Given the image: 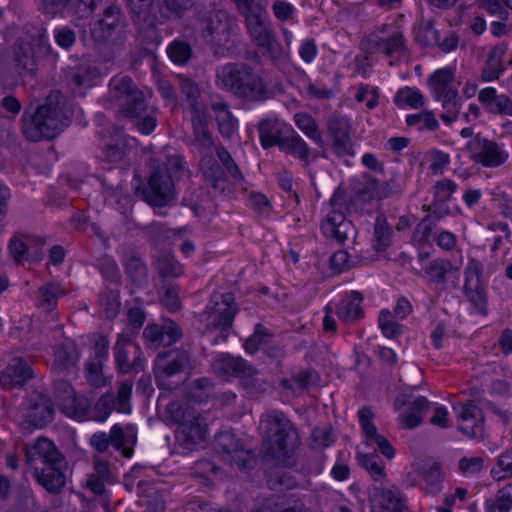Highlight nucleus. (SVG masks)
I'll return each mask as SVG.
<instances>
[{
  "label": "nucleus",
  "instance_id": "nucleus-21",
  "mask_svg": "<svg viewBox=\"0 0 512 512\" xmlns=\"http://www.w3.org/2000/svg\"><path fill=\"white\" fill-rule=\"evenodd\" d=\"M134 105L127 106L122 115L132 121L133 126L142 135H150L157 127L158 111L155 107L148 105L144 93H136Z\"/></svg>",
  "mask_w": 512,
  "mask_h": 512
},
{
  "label": "nucleus",
  "instance_id": "nucleus-13",
  "mask_svg": "<svg viewBox=\"0 0 512 512\" xmlns=\"http://www.w3.org/2000/svg\"><path fill=\"white\" fill-rule=\"evenodd\" d=\"M466 149L475 163L488 168L503 165L509 157L503 144L481 137L479 134L468 141Z\"/></svg>",
  "mask_w": 512,
  "mask_h": 512
},
{
  "label": "nucleus",
  "instance_id": "nucleus-16",
  "mask_svg": "<svg viewBox=\"0 0 512 512\" xmlns=\"http://www.w3.org/2000/svg\"><path fill=\"white\" fill-rule=\"evenodd\" d=\"M205 310L212 326L221 331H226L233 325L234 318L238 313V306L233 293H214L211 295Z\"/></svg>",
  "mask_w": 512,
  "mask_h": 512
},
{
  "label": "nucleus",
  "instance_id": "nucleus-26",
  "mask_svg": "<svg viewBox=\"0 0 512 512\" xmlns=\"http://www.w3.org/2000/svg\"><path fill=\"white\" fill-rule=\"evenodd\" d=\"M259 141L263 149L280 148L293 127L277 117L262 119L257 125Z\"/></svg>",
  "mask_w": 512,
  "mask_h": 512
},
{
  "label": "nucleus",
  "instance_id": "nucleus-9",
  "mask_svg": "<svg viewBox=\"0 0 512 512\" xmlns=\"http://www.w3.org/2000/svg\"><path fill=\"white\" fill-rule=\"evenodd\" d=\"M361 46L368 54L383 53L391 57L406 50V38L400 26L386 23L369 33L361 41Z\"/></svg>",
  "mask_w": 512,
  "mask_h": 512
},
{
  "label": "nucleus",
  "instance_id": "nucleus-19",
  "mask_svg": "<svg viewBox=\"0 0 512 512\" xmlns=\"http://www.w3.org/2000/svg\"><path fill=\"white\" fill-rule=\"evenodd\" d=\"M54 416V409L48 397L39 393H31L25 403L22 417L19 425L22 429L42 428Z\"/></svg>",
  "mask_w": 512,
  "mask_h": 512
},
{
  "label": "nucleus",
  "instance_id": "nucleus-4",
  "mask_svg": "<svg viewBox=\"0 0 512 512\" xmlns=\"http://www.w3.org/2000/svg\"><path fill=\"white\" fill-rule=\"evenodd\" d=\"M219 88L248 102H264L269 98V89L264 78L249 64L226 63L216 71Z\"/></svg>",
  "mask_w": 512,
  "mask_h": 512
},
{
  "label": "nucleus",
  "instance_id": "nucleus-57",
  "mask_svg": "<svg viewBox=\"0 0 512 512\" xmlns=\"http://www.w3.org/2000/svg\"><path fill=\"white\" fill-rule=\"evenodd\" d=\"M298 482L295 476L289 471L278 469L270 473L267 479V485L271 490L284 491L291 490L297 486Z\"/></svg>",
  "mask_w": 512,
  "mask_h": 512
},
{
  "label": "nucleus",
  "instance_id": "nucleus-56",
  "mask_svg": "<svg viewBox=\"0 0 512 512\" xmlns=\"http://www.w3.org/2000/svg\"><path fill=\"white\" fill-rule=\"evenodd\" d=\"M406 124L409 127H415L418 131H436L439 128L438 120L429 110L407 115Z\"/></svg>",
  "mask_w": 512,
  "mask_h": 512
},
{
  "label": "nucleus",
  "instance_id": "nucleus-64",
  "mask_svg": "<svg viewBox=\"0 0 512 512\" xmlns=\"http://www.w3.org/2000/svg\"><path fill=\"white\" fill-rule=\"evenodd\" d=\"M491 475L496 480L512 476V447L498 456L496 465L491 469Z\"/></svg>",
  "mask_w": 512,
  "mask_h": 512
},
{
  "label": "nucleus",
  "instance_id": "nucleus-39",
  "mask_svg": "<svg viewBox=\"0 0 512 512\" xmlns=\"http://www.w3.org/2000/svg\"><path fill=\"white\" fill-rule=\"evenodd\" d=\"M211 110L215 115L220 134L222 137L230 139L238 128V120L231 112L230 105L223 100L213 101Z\"/></svg>",
  "mask_w": 512,
  "mask_h": 512
},
{
  "label": "nucleus",
  "instance_id": "nucleus-59",
  "mask_svg": "<svg viewBox=\"0 0 512 512\" xmlns=\"http://www.w3.org/2000/svg\"><path fill=\"white\" fill-rule=\"evenodd\" d=\"M455 75L451 68L445 67L436 70L428 79L432 94L443 93L451 88Z\"/></svg>",
  "mask_w": 512,
  "mask_h": 512
},
{
  "label": "nucleus",
  "instance_id": "nucleus-58",
  "mask_svg": "<svg viewBox=\"0 0 512 512\" xmlns=\"http://www.w3.org/2000/svg\"><path fill=\"white\" fill-rule=\"evenodd\" d=\"M294 123L309 139L316 143L322 141V134L314 118L307 113H296Z\"/></svg>",
  "mask_w": 512,
  "mask_h": 512
},
{
  "label": "nucleus",
  "instance_id": "nucleus-12",
  "mask_svg": "<svg viewBox=\"0 0 512 512\" xmlns=\"http://www.w3.org/2000/svg\"><path fill=\"white\" fill-rule=\"evenodd\" d=\"M124 22L121 10L116 5L107 7L101 19L98 20V53L101 46H109V54L105 56L106 62L113 59L115 53L113 47L123 41Z\"/></svg>",
  "mask_w": 512,
  "mask_h": 512
},
{
  "label": "nucleus",
  "instance_id": "nucleus-18",
  "mask_svg": "<svg viewBox=\"0 0 512 512\" xmlns=\"http://www.w3.org/2000/svg\"><path fill=\"white\" fill-rule=\"evenodd\" d=\"M54 397L59 409L68 417L74 419L88 418L90 404L83 397H76L73 387L65 380H59L54 385Z\"/></svg>",
  "mask_w": 512,
  "mask_h": 512
},
{
  "label": "nucleus",
  "instance_id": "nucleus-41",
  "mask_svg": "<svg viewBox=\"0 0 512 512\" xmlns=\"http://www.w3.org/2000/svg\"><path fill=\"white\" fill-rule=\"evenodd\" d=\"M78 358L75 343L65 339L55 347L52 368L60 373L70 372L75 367Z\"/></svg>",
  "mask_w": 512,
  "mask_h": 512
},
{
  "label": "nucleus",
  "instance_id": "nucleus-7",
  "mask_svg": "<svg viewBox=\"0 0 512 512\" xmlns=\"http://www.w3.org/2000/svg\"><path fill=\"white\" fill-rule=\"evenodd\" d=\"M169 412L178 423L176 439L182 447L193 450L206 440L208 427L198 410L189 405H172Z\"/></svg>",
  "mask_w": 512,
  "mask_h": 512
},
{
  "label": "nucleus",
  "instance_id": "nucleus-50",
  "mask_svg": "<svg viewBox=\"0 0 512 512\" xmlns=\"http://www.w3.org/2000/svg\"><path fill=\"white\" fill-rule=\"evenodd\" d=\"M235 5L244 18L245 26L269 16L266 8L259 0H242Z\"/></svg>",
  "mask_w": 512,
  "mask_h": 512
},
{
  "label": "nucleus",
  "instance_id": "nucleus-11",
  "mask_svg": "<svg viewBox=\"0 0 512 512\" xmlns=\"http://www.w3.org/2000/svg\"><path fill=\"white\" fill-rule=\"evenodd\" d=\"M136 195L153 207L169 205L176 197L172 176L161 168L153 170L147 184L136 188Z\"/></svg>",
  "mask_w": 512,
  "mask_h": 512
},
{
  "label": "nucleus",
  "instance_id": "nucleus-24",
  "mask_svg": "<svg viewBox=\"0 0 512 512\" xmlns=\"http://www.w3.org/2000/svg\"><path fill=\"white\" fill-rule=\"evenodd\" d=\"M453 409L457 415L458 428L461 433L469 438L483 439L485 430L481 409L472 402L457 403Z\"/></svg>",
  "mask_w": 512,
  "mask_h": 512
},
{
  "label": "nucleus",
  "instance_id": "nucleus-38",
  "mask_svg": "<svg viewBox=\"0 0 512 512\" xmlns=\"http://www.w3.org/2000/svg\"><path fill=\"white\" fill-rule=\"evenodd\" d=\"M452 262L444 258L431 260L424 267V274L430 284L435 285V289L441 293L447 288L448 274L452 272Z\"/></svg>",
  "mask_w": 512,
  "mask_h": 512
},
{
  "label": "nucleus",
  "instance_id": "nucleus-6",
  "mask_svg": "<svg viewBox=\"0 0 512 512\" xmlns=\"http://www.w3.org/2000/svg\"><path fill=\"white\" fill-rule=\"evenodd\" d=\"M191 369V357L186 350L175 348L160 352L153 367L156 386L161 390H177L186 382Z\"/></svg>",
  "mask_w": 512,
  "mask_h": 512
},
{
  "label": "nucleus",
  "instance_id": "nucleus-63",
  "mask_svg": "<svg viewBox=\"0 0 512 512\" xmlns=\"http://www.w3.org/2000/svg\"><path fill=\"white\" fill-rule=\"evenodd\" d=\"M157 269L160 276L163 278H176L183 274V266L171 254L159 256Z\"/></svg>",
  "mask_w": 512,
  "mask_h": 512
},
{
  "label": "nucleus",
  "instance_id": "nucleus-25",
  "mask_svg": "<svg viewBox=\"0 0 512 512\" xmlns=\"http://www.w3.org/2000/svg\"><path fill=\"white\" fill-rule=\"evenodd\" d=\"M212 369L215 374L225 380L231 377L250 379L258 373L257 369L247 360L228 353L217 356L212 362Z\"/></svg>",
  "mask_w": 512,
  "mask_h": 512
},
{
  "label": "nucleus",
  "instance_id": "nucleus-1",
  "mask_svg": "<svg viewBox=\"0 0 512 512\" xmlns=\"http://www.w3.org/2000/svg\"><path fill=\"white\" fill-rule=\"evenodd\" d=\"M376 187L377 178L369 173H363L361 180L353 185L352 196L349 199L346 192L338 187L328 202L331 210L320 223L322 234L338 244H344L355 234V227L346 218L345 213L362 211V204L373 199L378 200Z\"/></svg>",
  "mask_w": 512,
  "mask_h": 512
},
{
  "label": "nucleus",
  "instance_id": "nucleus-32",
  "mask_svg": "<svg viewBox=\"0 0 512 512\" xmlns=\"http://www.w3.org/2000/svg\"><path fill=\"white\" fill-rule=\"evenodd\" d=\"M97 439L98 452L106 451L110 445L116 450H121L126 443L135 444L136 429L130 425L127 427V430L124 431L119 424H115L108 434L105 432L98 433Z\"/></svg>",
  "mask_w": 512,
  "mask_h": 512
},
{
  "label": "nucleus",
  "instance_id": "nucleus-17",
  "mask_svg": "<svg viewBox=\"0 0 512 512\" xmlns=\"http://www.w3.org/2000/svg\"><path fill=\"white\" fill-rule=\"evenodd\" d=\"M372 510L378 512H409L406 496L396 485H373L368 492Z\"/></svg>",
  "mask_w": 512,
  "mask_h": 512
},
{
  "label": "nucleus",
  "instance_id": "nucleus-23",
  "mask_svg": "<svg viewBox=\"0 0 512 512\" xmlns=\"http://www.w3.org/2000/svg\"><path fill=\"white\" fill-rule=\"evenodd\" d=\"M132 387L131 382L125 381L120 384L116 395L107 392L98 398V422H105L114 411L131 413Z\"/></svg>",
  "mask_w": 512,
  "mask_h": 512
},
{
  "label": "nucleus",
  "instance_id": "nucleus-3",
  "mask_svg": "<svg viewBox=\"0 0 512 512\" xmlns=\"http://www.w3.org/2000/svg\"><path fill=\"white\" fill-rule=\"evenodd\" d=\"M26 464L33 471L36 481L49 492H59L66 483L64 468L66 462L55 444L45 437H39L26 445Z\"/></svg>",
  "mask_w": 512,
  "mask_h": 512
},
{
  "label": "nucleus",
  "instance_id": "nucleus-40",
  "mask_svg": "<svg viewBox=\"0 0 512 512\" xmlns=\"http://www.w3.org/2000/svg\"><path fill=\"white\" fill-rule=\"evenodd\" d=\"M195 143L201 157L212 155L214 141L208 129L206 113L190 117Z\"/></svg>",
  "mask_w": 512,
  "mask_h": 512
},
{
  "label": "nucleus",
  "instance_id": "nucleus-51",
  "mask_svg": "<svg viewBox=\"0 0 512 512\" xmlns=\"http://www.w3.org/2000/svg\"><path fill=\"white\" fill-rule=\"evenodd\" d=\"M485 512H508L512 509V485H506L498 490L494 497L487 499L484 504Z\"/></svg>",
  "mask_w": 512,
  "mask_h": 512
},
{
  "label": "nucleus",
  "instance_id": "nucleus-34",
  "mask_svg": "<svg viewBox=\"0 0 512 512\" xmlns=\"http://www.w3.org/2000/svg\"><path fill=\"white\" fill-rule=\"evenodd\" d=\"M507 44L499 43L492 47L482 67L479 81L492 82L498 80L505 72L503 58L507 52Z\"/></svg>",
  "mask_w": 512,
  "mask_h": 512
},
{
  "label": "nucleus",
  "instance_id": "nucleus-37",
  "mask_svg": "<svg viewBox=\"0 0 512 512\" xmlns=\"http://www.w3.org/2000/svg\"><path fill=\"white\" fill-rule=\"evenodd\" d=\"M200 167L204 178L214 190L221 193L226 191L229 186L228 174L212 155L201 157Z\"/></svg>",
  "mask_w": 512,
  "mask_h": 512
},
{
  "label": "nucleus",
  "instance_id": "nucleus-53",
  "mask_svg": "<svg viewBox=\"0 0 512 512\" xmlns=\"http://www.w3.org/2000/svg\"><path fill=\"white\" fill-rule=\"evenodd\" d=\"M252 512H303V504L284 506L279 496L271 495L258 502Z\"/></svg>",
  "mask_w": 512,
  "mask_h": 512
},
{
  "label": "nucleus",
  "instance_id": "nucleus-55",
  "mask_svg": "<svg viewBox=\"0 0 512 512\" xmlns=\"http://www.w3.org/2000/svg\"><path fill=\"white\" fill-rule=\"evenodd\" d=\"M98 270L105 282L116 287L121 284L122 274L116 260L112 256H102L98 261Z\"/></svg>",
  "mask_w": 512,
  "mask_h": 512
},
{
  "label": "nucleus",
  "instance_id": "nucleus-45",
  "mask_svg": "<svg viewBox=\"0 0 512 512\" xmlns=\"http://www.w3.org/2000/svg\"><path fill=\"white\" fill-rule=\"evenodd\" d=\"M184 102L187 104V110L192 115L206 113L205 106L200 98L198 86L190 79H184L180 86Z\"/></svg>",
  "mask_w": 512,
  "mask_h": 512
},
{
  "label": "nucleus",
  "instance_id": "nucleus-14",
  "mask_svg": "<svg viewBox=\"0 0 512 512\" xmlns=\"http://www.w3.org/2000/svg\"><path fill=\"white\" fill-rule=\"evenodd\" d=\"M50 44L44 35L33 38L31 42H19L14 49L15 68L20 75L34 74L38 67V59L50 52Z\"/></svg>",
  "mask_w": 512,
  "mask_h": 512
},
{
  "label": "nucleus",
  "instance_id": "nucleus-60",
  "mask_svg": "<svg viewBox=\"0 0 512 512\" xmlns=\"http://www.w3.org/2000/svg\"><path fill=\"white\" fill-rule=\"evenodd\" d=\"M216 155L221 162V166L226 171V173L232 178L235 183L241 182L244 180V176L239 169L237 163L232 158L230 152L226 149V147L219 145L215 147Z\"/></svg>",
  "mask_w": 512,
  "mask_h": 512
},
{
  "label": "nucleus",
  "instance_id": "nucleus-31",
  "mask_svg": "<svg viewBox=\"0 0 512 512\" xmlns=\"http://www.w3.org/2000/svg\"><path fill=\"white\" fill-rule=\"evenodd\" d=\"M478 101L493 115L512 117V98L497 92L494 87H485L478 92Z\"/></svg>",
  "mask_w": 512,
  "mask_h": 512
},
{
  "label": "nucleus",
  "instance_id": "nucleus-29",
  "mask_svg": "<svg viewBox=\"0 0 512 512\" xmlns=\"http://www.w3.org/2000/svg\"><path fill=\"white\" fill-rule=\"evenodd\" d=\"M220 15L221 22L217 26L209 45L215 48V53L225 55L226 45L230 41H235V38L239 35L240 26L236 16L228 11L220 9Z\"/></svg>",
  "mask_w": 512,
  "mask_h": 512
},
{
  "label": "nucleus",
  "instance_id": "nucleus-8",
  "mask_svg": "<svg viewBox=\"0 0 512 512\" xmlns=\"http://www.w3.org/2000/svg\"><path fill=\"white\" fill-rule=\"evenodd\" d=\"M161 17L179 19L193 5L192 0H156ZM134 23L155 26L157 16L152 0H126Z\"/></svg>",
  "mask_w": 512,
  "mask_h": 512
},
{
  "label": "nucleus",
  "instance_id": "nucleus-15",
  "mask_svg": "<svg viewBox=\"0 0 512 512\" xmlns=\"http://www.w3.org/2000/svg\"><path fill=\"white\" fill-rule=\"evenodd\" d=\"M114 362L121 374L139 373L144 370L146 359L140 346L123 333L118 335L114 345Z\"/></svg>",
  "mask_w": 512,
  "mask_h": 512
},
{
  "label": "nucleus",
  "instance_id": "nucleus-52",
  "mask_svg": "<svg viewBox=\"0 0 512 512\" xmlns=\"http://www.w3.org/2000/svg\"><path fill=\"white\" fill-rule=\"evenodd\" d=\"M169 59L179 66H183L188 63L193 55L191 45L184 40L174 39L166 49Z\"/></svg>",
  "mask_w": 512,
  "mask_h": 512
},
{
  "label": "nucleus",
  "instance_id": "nucleus-46",
  "mask_svg": "<svg viewBox=\"0 0 512 512\" xmlns=\"http://www.w3.org/2000/svg\"><path fill=\"white\" fill-rule=\"evenodd\" d=\"M393 231L385 215H377L374 223L373 248L376 252L386 251L392 243Z\"/></svg>",
  "mask_w": 512,
  "mask_h": 512
},
{
  "label": "nucleus",
  "instance_id": "nucleus-43",
  "mask_svg": "<svg viewBox=\"0 0 512 512\" xmlns=\"http://www.w3.org/2000/svg\"><path fill=\"white\" fill-rule=\"evenodd\" d=\"M430 402L424 396L416 397L408 406L407 411L398 416L399 423L404 428L414 429L422 423V413L428 409Z\"/></svg>",
  "mask_w": 512,
  "mask_h": 512
},
{
  "label": "nucleus",
  "instance_id": "nucleus-48",
  "mask_svg": "<svg viewBox=\"0 0 512 512\" xmlns=\"http://www.w3.org/2000/svg\"><path fill=\"white\" fill-rule=\"evenodd\" d=\"M358 463L364 468L372 480L384 482L386 479V466L381 457L376 453H365L358 455Z\"/></svg>",
  "mask_w": 512,
  "mask_h": 512
},
{
  "label": "nucleus",
  "instance_id": "nucleus-28",
  "mask_svg": "<svg viewBox=\"0 0 512 512\" xmlns=\"http://www.w3.org/2000/svg\"><path fill=\"white\" fill-rule=\"evenodd\" d=\"M433 200L428 206V211L436 217L441 219L445 216L451 215L452 212L448 206L453 194L458 189V184L448 178L436 181L433 186Z\"/></svg>",
  "mask_w": 512,
  "mask_h": 512
},
{
  "label": "nucleus",
  "instance_id": "nucleus-33",
  "mask_svg": "<svg viewBox=\"0 0 512 512\" xmlns=\"http://www.w3.org/2000/svg\"><path fill=\"white\" fill-rule=\"evenodd\" d=\"M32 369L22 358L15 357L0 375V386L3 389L10 390L16 386L23 385L32 378Z\"/></svg>",
  "mask_w": 512,
  "mask_h": 512
},
{
  "label": "nucleus",
  "instance_id": "nucleus-30",
  "mask_svg": "<svg viewBox=\"0 0 512 512\" xmlns=\"http://www.w3.org/2000/svg\"><path fill=\"white\" fill-rule=\"evenodd\" d=\"M136 93H143V91L136 86L130 76L116 75L109 81V98L120 102L121 113L125 111L127 106L134 105Z\"/></svg>",
  "mask_w": 512,
  "mask_h": 512
},
{
  "label": "nucleus",
  "instance_id": "nucleus-5",
  "mask_svg": "<svg viewBox=\"0 0 512 512\" xmlns=\"http://www.w3.org/2000/svg\"><path fill=\"white\" fill-rule=\"evenodd\" d=\"M68 124L69 119L59 105L58 95L48 96L45 104L34 113L25 112L22 116L23 134L34 142L56 137Z\"/></svg>",
  "mask_w": 512,
  "mask_h": 512
},
{
  "label": "nucleus",
  "instance_id": "nucleus-35",
  "mask_svg": "<svg viewBox=\"0 0 512 512\" xmlns=\"http://www.w3.org/2000/svg\"><path fill=\"white\" fill-rule=\"evenodd\" d=\"M363 296L358 291H350L337 305L336 315L345 324H353L364 317Z\"/></svg>",
  "mask_w": 512,
  "mask_h": 512
},
{
  "label": "nucleus",
  "instance_id": "nucleus-47",
  "mask_svg": "<svg viewBox=\"0 0 512 512\" xmlns=\"http://www.w3.org/2000/svg\"><path fill=\"white\" fill-rule=\"evenodd\" d=\"M420 474L425 482L423 490L426 494L436 495L442 490L445 474L439 463L434 462L431 465L424 466Z\"/></svg>",
  "mask_w": 512,
  "mask_h": 512
},
{
  "label": "nucleus",
  "instance_id": "nucleus-42",
  "mask_svg": "<svg viewBox=\"0 0 512 512\" xmlns=\"http://www.w3.org/2000/svg\"><path fill=\"white\" fill-rule=\"evenodd\" d=\"M281 152L292 156L304 165L311 162V148L307 142L293 129L279 148Z\"/></svg>",
  "mask_w": 512,
  "mask_h": 512
},
{
  "label": "nucleus",
  "instance_id": "nucleus-22",
  "mask_svg": "<svg viewBox=\"0 0 512 512\" xmlns=\"http://www.w3.org/2000/svg\"><path fill=\"white\" fill-rule=\"evenodd\" d=\"M183 337L182 328L172 319L164 318L162 324L149 323L143 330L145 344L150 349L171 346Z\"/></svg>",
  "mask_w": 512,
  "mask_h": 512
},
{
  "label": "nucleus",
  "instance_id": "nucleus-44",
  "mask_svg": "<svg viewBox=\"0 0 512 512\" xmlns=\"http://www.w3.org/2000/svg\"><path fill=\"white\" fill-rule=\"evenodd\" d=\"M101 159L108 163H118L126 157L128 153L127 140L122 135H115L101 144Z\"/></svg>",
  "mask_w": 512,
  "mask_h": 512
},
{
  "label": "nucleus",
  "instance_id": "nucleus-61",
  "mask_svg": "<svg viewBox=\"0 0 512 512\" xmlns=\"http://www.w3.org/2000/svg\"><path fill=\"white\" fill-rule=\"evenodd\" d=\"M221 22L220 10H210L199 18V29L201 37L207 44H210L217 26Z\"/></svg>",
  "mask_w": 512,
  "mask_h": 512
},
{
  "label": "nucleus",
  "instance_id": "nucleus-54",
  "mask_svg": "<svg viewBox=\"0 0 512 512\" xmlns=\"http://www.w3.org/2000/svg\"><path fill=\"white\" fill-rule=\"evenodd\" d=\"M66 293L65 289L58 283H49L38 291V305L46 310L53 309L59 297Z\"/></svg>",
  "mask_w": 512,
  "mask_h": 512
},
{
  "label": "nucleus",
  "instance_id": "nucleus-36",
  "mask_svg": "<svg viewBox=\"0 0 512 512\" xmlns=\"http://www.w3.org/2000/svg\"><path fill=\"white\" fill-rule=\"evenodd\" d=\"M122 264L127 277L138 287L148 284V267L142 257L135 251H126L122 256Z\"/></svg>",
  "mask_w": 512,
  "mask_h": 512
},
{
  "label": "nucleus",
  "instance_id": "nucleus-10",
  "mask_svg": "<svg viewBox=\"0 0 512 512\" xmlns=\"http://www.w3.org/2000/svg\"><path fill=\"white\" fill-rule=\"evenodd\" d=\"M214 450L224 462L235 465L240 471L251 470L257 464L255 453L246 449L242 441L230 431L215 435Z\"/></svg>",
  "mask_w": 512,
  "mask_h": 512
},
{
  "label": "nucleus",
  "instance_id": "nucleus-62",
  "mask_svg": "<svg viewBox=\"0 0 512 512\" xmlns=\"http://www.w3.org/2000/svg\"><path fill=\"white\" fill-rule=\"evenodd\" d=\"M378 325L386 338L395 339L402 334V325L394 320L388 309L379 312Z\"/></svg>",
  "mask_w": 512,
  "mask_h": 512
},
{
  "label": "nucleus",
  "instance_id": "nucleus-27",
  "mask_svg": "<svg viewBox=\"0 0 512 512\" xmlns=\"http://www.w3.org/2000/svg\"><path fill=\"white\" fill-rule=\"evenodd\" d=\"M358 420L366 438L369 443L376 444L379 451L388 459H392L395 456V449L390 442L377 431V427L374 424L375 414L370 406H363L358 410Z\"/></svg>",
  "mask_w": 512,
  "mask_h": 512
},
{
  "label": "nucleus",
  "instance_id": "nucleus-2",
  "mask_svg": "<svg viewBox=\"0 0 512 512\" xmlns=\"http://www.w3.org/2000/svg\"><path fill=\"white\" fill-rule=\"evenodd\" d=\"M260 429L263 432L264 457L284 467H291L299 435L290 419L282 411H268L260 417Z\"/></svg>",
  "mask_w": 512,
  "mask_h": 512
},
{
  "label": "nucleus",
  "instance_id": "nucleus-49",
  "mask_svg": "<svg viewBox=\"0 0 512 512\" xmlns=\"http://www.w3.org/2000/svg\"><path fill=\"white\" fill-rule=\"evenodd\" d=\"M393 102L398 108L420 109L425 106V97L418 88L406 86L396 92Z\"/></svg>",
  "mask_w": 512,
  "mask_h": 512
},
{
  "label": "nucleus",
  "instance_id": "nucleus-20",
  "mask_svg": "<svg viewBox=\"0 0 512 512\" xmlns=\"http://www.w3.org/2000/svg\"><path fill=\"white\" fill-rule=\"evenodd\" d=\"M247 31L262 54L272 60H278L283 55V48L276 38L269 16L265 19L246 25Z\"/></svg>",
  "mask_w": 512,
  "mask_h": 512
}]
</instances>
